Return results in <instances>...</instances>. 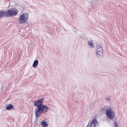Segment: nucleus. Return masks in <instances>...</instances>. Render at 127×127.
Masks as SVG:
<instances>
[{"instance_id": "obj_1", "label": "nucleus", "mask_w": 127, "mask_h": 127, "mask_svg": "<svg viewBox=\"0 0 127 127\" xmlns=\"http://www.w3.org/2000/svg\"><path fill=\"white\" fill-rule=\"evenodd\" d=\"M34 105L36 106L35 110V115L37 117H40L41 116L42 113L46 112L49 109V107L41 104L37 101L34 102Z\"/></svg>"}, {"instance_id": "obj_2", "label": "nucleus", "mask_w": 127, "mask_h": 127, "mask_svg": "<svg viewBox=\"0 0 127 127\" xmlns=\"http://www.w3.org/2000/svg\"><path fill=\"white\" fill-rule=\"evenodd\" d=\"M29 15V14L27 12L23 13L19 17V23L21 24L25 23L27 20Z\"/></svg>"}, {"instance_id": "obj_3", "label": "nucleus", "mask_w": 127, "mask_h": 127, "mask_svg": "<svg viewBox=\"0 0 127 127\" xmlns=\"http://www.w3.org/2000/svg\"><path fill=\"white\" fill-rule=\"evenodd\" d=\"M106 115L110 119H113L115 116V113L112 108H109L105 110Z\"/></svg>"}, {"instance_id": "obj_4", "label": "nucleus", "mask_w": 127, "mask_h": 127, "mask_svg": "<svg viewBox=\"0 0 127 127\" xmlns=\"http://www.w3.org/2000/svg\"><path fill=\"white\" fill-rule=\"evenodd\" d=\"M95 54L97 57H102L103 53V48L102 46L100 45H97L96 46Z\"/></svg>"}, {"instance_id": "obj_5", "label": "nucleus", "mask_w": 127, "mask_h": 127, "mask_svg": "<svg viewBox=\"0 0 127 127\" xmlns=\"http://www.w3.org/2000/svg\"><path fill=\"white\" fill-rule=\"evenodd\" d=\"M17 14V11L15 8H11L6 12V16L10 17L12 15L15 16Z\"/></svg>"}, {"instance_id": "obj_6", "label": "nucleus", "mask_w": 127, "mask_h": 127, "mask_svg": "<svg viewBox=\"0 0 127 127\" xmlns=\"http://www.w3.org/2000/svg\"><path fill=\"white\" fill-rule=\"evenodd\" d=\"M98 123L96 119L92 120L90 123H89L86 127H96Z\"/></svg>"}, {"instance_id": "obj_7", "label": "nucleus", "mask_w": 127, "mask_h": 127, "mask_svg": "<svg viewBox=\"0 0 127 127\" xmlns=\"http://www.w3.org/2000/svg\"><path fill=\"white\" fill-rule=\"evenodd\" d=\"M88 44L89 47L90 48H93L95 47L93 40L89 41Z\"/></svg>"}, {"instance_id": "obj_8", "label": "nucleus", "mask_w": 127, "mask_h": 127, "mask_svg": "<svg viewBox=\"0 0 127 127\" xmlns=\"http://www.w3.org/2000/svg\"><path fill=\"white\" fill-rule=\"evenodd\" d=\"M5 16H6V12L4 11H0V18L3 17Z\"/></svg>"}, {"instance_id": "obj_9", "label": "nucleus", "mask_w": 127, "mask_h": 127, "mask_svg": "<svg viewBox=\"0 0 127 127\" xmlns=\"http://www.w3.org/2000/svg\"><path fill=\"white\" fill-rule=\"evenodd\" d=\"M40 124L42 127H47L48 126V123L46 122L43 121L41 122Z\"/></svg>"}, {"instance_id": "obj_10", "label": "nucleus", "mask_w": 127, "mask_h": 127, "mask_svg": "<svg viewBox=\"0 0 127 127\" xmlns=\"http://www.w3.org/2000/svg\"><path fill=\"white\" fill-rule=\"evenodd\" d=\"M6 108L7 110H10L13 109V106L12 104H8L6 105Z\"/></svg>"}, {"instance_id": "obj_11", "label": "nucleus", "mask_w": 127, "mask_h": 127, "mask_svg": "<svg viewBox=\"0 0 127 127\" xmlns=\"http://www.w3.org/2000/svg\"><path fill=\"white\" fill-rule=\"evenodd\" d=\"M38 64V62L37 60H35L32 66L33 67H36L37 66Z\"/></svg>"}, {"instance_id": "obj_12", "label": "nucleus", "mask_w": 127, "mask_h": 127, "mask_svg": "<svg viewBox=\"0 0 127 127\" xmlns=\"http://www.w3.org/2000/svg\"><path fill=\"white\" fill-rule=\"evenodd\" d=\"M44 100V98H42L39 99H38L37 101L38 102L41 104H42L43 101Z\"/></svg>"}, {"instance_id": "obj_13", "label": "nucleus", "mask_w": 127, "mask_h": 127, "mask_svg": "<svg viewBox=\"0 0 127 127\" xmlns=\"http://www.w3.org/2000/svg\"><path fill=\"white\" fill-rule=\"evenodd\" d=\"M114 125L115 127H119L118 123L117 121H115L114 122Z\"/></svg>"}, {"instance_id": "obj_14", "label": "nucleus", "mask_w": 127, "mask_h": 127, "mask_svg": "<svg viewBox=\"0 0 127 127\" xmlns=\"http://www.w3.org/2000/svg\"><path fill=\"white\" fill-rule=\"evenodd\" d=\"M106 99L108 101H110V96H108L106 98Z\"/></svg>"}, {"instance_id": "obj_15", "label": "nucleus", "mask_w": 127, "mask_h": 127, "mask_svg": "<svg viewBox=\"0 0 127 127\" xmlns=\"http://www.w3.org/2000/svg\"><path fill=\"white\" fill-rule=\"evenodd\" d=\"M105 110V108L104 107H103L101 109V110H102V111H103V110Z\"/></svg>"}]
</instances>
